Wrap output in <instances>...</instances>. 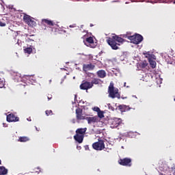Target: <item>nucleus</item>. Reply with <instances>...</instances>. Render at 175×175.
<instances>
[{"label": "nucleus", "instance_id": "obj_1", "mask_svg": "<svg viewBox=\"0 0 175 175\" xmlns=\"http://www.w3.org/2000/svg\"><path fill=\"white\" fill-rule=\"evenodd\" d=\"M124 42H125L124 38L116 35L107 38V42L111 47L112 50H118V46H121L120 43H124Z\"/></svg>", "mask_w": 175, "mask_h": 175}, {"label": "nucleus", "instance_id": "obj_2", "mask_svg": "<svg viewBox=\"0 0 175 175\" xmlns=\"http://www.w3.org/2000/svg\"><path fill=\"white\" fill-rule=\"evenodd\" d=\"M109 97L114 99L118 98V99L121 98V95L118 92V88H114V83L111 82L108 88Z\"/></svg>", "mask_w": 175, "mask_h": 175}, {"label": "nucleus", "instance_id": "obj_3", "mask_svg": "<svg viewBox=\"0 0 175 175\" xmlns=\"http://www.w3.org/2000/svg\"><path fill=\"white\" fill-rule=\"evenodd\" d=\"M92 147L94 150H96V151H102V150H105V141L98 139V142H94L92 144Z\"/></svg>", "mask_w": 175, "mask_h": 175}, {"label": "nucleus", "instance_id": "obj_4", "mask_svg": "<svg viewBox=\"0 0 175 175\" xmlns=\"http://www.w3.org/2000/svg\"><path fill=\"white\" fill-rule=\"evenodd\" d=\"M23 21L26 24H27V25H29V27H36V22L32 20V18H31V16L27 14H24Z\"/></svg>", "mask_w": 175, "mask_h": 175}, {"label": "nucleus", "instance_id": "obj_5", "mask_svg": "<svg viewBox=\"0 0 175 175\" xmlns=\"http://www.w3.org/2000/svg\"><path fill=\"white\" fill-rule=\"evenodd\" d=\"M119 165L121 166H126L127 167H131L132 166V159L125 157L123 159H120L118 160Z\"/></svg>", "mask_w": 175, "mask_h": 175}, {"label": "nucleus", "instance_id": "obj_6", "mask_svg": "<svg viewBox=\"0 0 175 175\" xmlns=\"http://www.w3.org/2000/svg\"><path fill=\"white\" fill-rule=\"evenodd\" d=\"M121 122H122L121 119L115 118L109 120L108 124L110 125L112 129H114V128H118V126H120Z\"/></svg>", "mask_w": 175, "mask_h": 175}, {"label": "nucleus", "instance_id": "obj_7", "mask_svg": "<svg viewBox=\"0 0 175 175\" xmlns=\"http://www.w3.org/2000/svg\"><path fill=\"white\" fill-rule=\"evenodd\" d=\"M77 122H80L83 120H85V116L83 114V109L81 108H77L75 110Z\"/></svg>", "mask_w": 175, "mask_h": 175}, {"label": "nucleus", "instance_id": "obj_8", "mask_svg": "<svg viewBox=\"0 0 175 175\" xmlns=\"http://www.w3.org/2000/svg\"><path fill=\"white\" fill-rule=\"evenodd\" d=\"M131 38V40H130L131 43H133L134 44H139V43H142V42H143V36L140 34L136 33L135 35L132 36Z\"/></svg>", "mask_w": 175, "mask_h": 175}, {"label": "nucleus", "instance_id": "obj_9", "mask_svg": "<svg viewBox=\"0 0 175 175\" xmlns=\"http://www.w3.org/2000/svg\"><path fill=\"white\" fill-rule=\"evenodd\" d=\"M80 88L83 90H88L90 88H92V83L91 82H88L87 81H83L81 84L80 85Z\"/></svg>", "mask_w": 175, "mask_h": 175}, {"label": "nucleus", "instance_id": "obj_10", "mask_svg": "<svg viewBox=\"0 0 175 175\" xmlns=\"http://www.w3.org/2000/svg\"><path fill=\"white\" fill-rule=\"evenodd\" d=\"M19 120L20 118L13 113H10L7 116L8 122H17Z\"/></svg>", "mask_w": 175, "mask_h": 175}, {"label": "nucleus", "instance_id": "obj_11", "mask_svg": "<svg viewBox=\"0 0 175 175\" xmlns=\"http://www.w3.org/2000/svg\"><path fill=\"white\" fill-rule=\"evenodd\" d=\"M83 42L85 46H87L88 47H92V49H94V46L91 45V44H94V38L88 37L86 38L85 41H83Z\"/></svg>", "mask_w": 175, "mask_h": 175}, {"label": "nucleus", "instance_id": "obj_12", "mask_svg": "<svg viewBox=\"0 0 175 175\" xmlns=\"http://www.w3.org/2000/svg\"><path fill=\"white\" fill-rule=\"evenodd\" d=\"M154 83H156L155 86L156 87H161V85L162 84V78H161V75H154Z\"/></svg>", "mask_w": 175, "mask_h": 175}, {"label": "nucleus", "instance_id": "obj_13", "mask_svg": "<svg viewBox=\"0 0 175 175\" xmlns=\"http://www.w3.org/2000/svg\"><path fill=\"white\" fill-rule=\"evenodd\" d=\"M83 68L85 72H88V70H94L95 69V65L92 64H83Z\"/></svg>", "mask_w": 175, "mask_h": 175}, {"label": "nucleus", "instance_id": "obj_14", "mask_svg": "<svg viewBox=\"0 0 175 175\" xmlns=\"http://www.w3.org/2000/svg\"><path fill=\"white\" fill-rule=\"evenodd\" d=\"M42 24H43V25H49V27H54V25H55L54 21L49 19H42Z\"/></svg>", "mask_w": 175, "mask_h": 175}, {"label": "nucleus", "instance_id": "obj_15", "mask_svg": "<svg viewBox=\"0 0 175 175\" xmlns=\"http://www.w3.org/2000/svg\"><path fill=\"white\" fill-rule=\"evenodd\" d=\"M146 58L148 59V62L150 64V66L152 69H154V57L152 56V55H150V53L146 54Z\"/></svg>", "mask_w": 175, "mask_h": 175}, {"label": "nucleus", "instance_id": "obj_16", "mask_svg": "<svg viewBox=\"0 0 175 175\" xmlns=\"http://www.w3.org/2000/svg\"><path fill=\"white\" fill-rule=\"evenodd\" d=\"M85 120H87L88 124H95L98 122V116L86 117Z\"/></svg>", "mask_w": 175, "mask_h": 175}, {"label": "nucleus", "instance_id": "obj_17", "mask_svg": "<svg viewBox=\"0 0 175 175\" xmlns=\"http://www.w3.org/2000/svg\"><path fill=\"white\" fill-rule=\"evenodd\" d=\"M74 139L78 143L81 144V143H83V140H84V135H79V134H76L74 136Z\"/></svg>", "mask_w": 175, "mask_h": 175}, {"label": "nucleus", "instance_id": "obj_18", "mask_svg": "<svg viewBox=\"0 0 175 175\" xmlns=\"http://www.w3.org/2000/svg\"><path fill=\"white\" fill-rule=\"evenodd\" d=\"M96 75L100 79H105L107 75L106 71H105V70H99L98 71H97Z\"/></svg>", "mask_w": 175, "mask_h": 175}, {"label": "nucleus", "instance_id": "obj_19", "mask_svg": "<svg viewBox=\"0 0 175 175\" xmlns=\"http://www.w3.org/2000/svg\"><path fill=\"white\" fill-rule=\"evenodd\" d=\"M85 132H87V128H81V129H77L76 130V134L77 135H82L84 136Z\"/></svg>", "mask_w": 175, "mask_h": 175}, {"label": "nucleus", "instance_id": "obj_20", "mask_svg": "<svg viewBox=\"0 0 175 175\" xmlns=\"http://www.w3.org/2000/svg\"><path fill=\"white\" fill-rule=\"evenodd\" d=\"M18 142H21V143H25V142H29V137H20L18 139Z\"/></svg>", "mask_w": 175, "mask_h": 175}, {"label": "nucleus", "instance_id": "obj_21", "mask_svg": "<svg viewBox=\"0 0 175 175\" xmlns=\"http://www.w3.org/2000/svg\"><path fill=\"white\" fill-rule=\"evenodd\" d=\"M122 38H125L126 39H129V40H131L132 38V33L131 32H127L125 34L121 35Z\"/></svg>", "mask_w": 175, "mask_h": 175}, {"label": "nucleus", "instance_id": "obj_22", "mask_svg": "<svg viewBox=\"0 0 175 175\" xmlns=\"http://www.w3.org/2000/svg\"><path fill=\"white\" fill-rule=\"evenodd\" d=\"M8 174V170L5 167H0V175Z\"/></svg>", "mask_w": 175, "mask_h": 175}, {"label": "nucleus", "instance_id": "obj_23", "mask_svg": "<svg viewBox=\"0 0 175 175\" xmlns=\"http://www.w3.org/2000/svg\"><path fill=\"white\" fill-rule=\"evenodd\" d=\"M32 46H30L29 47H27L24 49V51L26 54H31L32 53Z\"/></svg>", "mask_w": 175, "mask_h": 175}, {"label": "nucleus", "instance_id": "obj_24", "mask_svg": "<svg viewBox=\"0 0 175 175\" xmlns=\"http://www.w3.org/2000/svg\"><path fill=\"white\" fill-rule=\"evenodd\" d=\"M99 81H100V79L98 78H94L92 82H90V84H92V87H94V84H99Z\"/></svg>", "mask_w": 175, "mask_h": 175}, {"label": "nucleus", "instance_id": "obj_25", "mask_svg": "<svg viewBox=\"0 0 175 175\" xmlns=\"http://www.w3.org/2000/svg\"><path fill=\"white\" fill-rule=\"evenodd\" d=\"M118 107L122 112L125 111V110L128 109V107L126 105H119Z\"/></svg>", "mask_w": 175, "mask_h": 175}, {"label": "nucleus", "instance_id": "obj_26", "mask_svg": "<svg viewBox=\"0 0 175 175\" xmlns=\"http://www.w3.org/2000/svg\"><path fill=\"white\" fill-rule=\"evenodd\" d=\"M147 65H148V64L146 61L139 64V66H140V68H142V69H144V68H146L147 66Z\"/></svg>", "mask_w": 175, "mask_h": 175}, {"label": "nucleus", "instance_id": "obj_27", "mask_svg": "<svg viewBox=\"0 0 175 175\" xmlns=\"http://www.w3.org/2000/svg\"><path fill=\"white\" fill-rule=\"evenodd\" d=\"M98 117L99 118H105V115L103 114V111H99L98 112Z\"/></svg>", "mask_w": 175, "mask_h": 175}, {"label": "nucleus", "instance_id": "obj_28", "mask_svg": "<svg viewBox=\"0 0 175 175\" xmlns=\"http://www.w3.org/2000/svg\"><path fill=\"white\" fill-rule=\"evenodd\" d=\"M5 87V81L0 79V88H3Z\"/></svg>", "mask_w": 175, "mask_h": 175}, {"label": "nucleus", "instance_id": "obj_29", "mask_svg": "<svg viewBox=\"0 0 175 175\" xmlns=\"http://www.w3.org/2000/svg\"><path fill=\"white\" fill-rule=\"evenodd\" d=\"M46 116H53V111L51 110H46L45 111Z\"/></svg>", "mask_w": 175, "mask_h": 175}, {"label": "nucleus", "instance_id": "obj_30", "mask_svg": "<svg viewBox=\"0 0 175 175\" xmlns=\"http://www.w3.org/2000/svg\"><path fill=\"white\" fill-rule=\"evenodd\" d=\"M33 173H40V168H39V167H36V168L34 169Z\"/></svg>", "mask_w": 175, "mask_h": 175}, {"label": "nucleus", "instance_id": "obj_31", "mask_svg": "<svg viewBox=\"0 0 175 175\" xmlns=\"http://www.w3.org/2000/svg\"><path fill=\"white\" fill-rule=\"evenodd\" d=\"M100 110V109L99 107H94L93 108V111H96V113H98Z\"/></svg>", "mask_w": 175, "mask_h": 175}, {"label": "nucleus", "instance_id": "obj_32", "mask_svg": "<svg viewBox=\"0 0 175 175\" xmlns=\"http://www.w3.org/2000/svg\"><path fill=\"white\" fill-rule=\"evenodd\" d=\"M107 106L109 110H112V111H114V107H113L111 104H108Z\"/></svg>", "mask_w": 175, "mask_h": 175}, {"label": "nucleus", "instance_id": "obj_33", "mask_svg": "<svg viewBox=\"0 0 175 175\" xmlns=\"http://www.w3.org/2000/svg\"><path fill=\"white\" fill-rule=\"evenodd\" d=\"M6 25V23H3L2 22H0V27H5Z\"/></svg>", "mask_w": 175, "mask_h": 175}, {"label": "nucleus", "instance_id": "obj_34", "mask_svg": "<svg viewBox=\"0 0 175 175\" xmlns=\"http://www.w3.org/2000/svg\"><path fill=\"white\" fill-rule=\"evenodd\" d=\"M70 28H75V27H76V25H70Z\"/></svg>", "mask_w": 175, "mask_h": 175}, {"label": "nucleus", "instance_id": "obj_35", "mask_svg": "<svg viewBox=\"0 0 175 175\" xmlns=\"http://www.w3.org/2000/svg\"><path fill=\"white\" fill-rule=\"evenodd\" d=\"M75 123H76V122H75V119L72 120V124H75Z\"/></svg>", "mask_w": 175, "mask_h": 175}, {"label": "nucleus", "instance_id": "obj_36", "mask_svg": "<svg viewBox=\"0 0 175 175\" xmlns=\"http://www.w3.org/2000/svg\"><path fill=\"white\" fill-rule=\"evenodd\" d=\"M51 98H52L51 96V97L48 96V100H50Z\"/></svg>", "mask_w": 175, "mask_h": 175}, {"label": "nucleus", "instance_id": "obj_37", "mask_svg": "<svg viewBox=\"0 0 175 175\" xmlns=\"http://www.w3.org/2000/svg\"><path fill=\"white\" fill-rule=\"evenodd\" d=\"M124 86L126 87V82H124Z\"/></svg>", "mask_w": 175, "mask_h": 175}, {"label": "nucleus", "instance_id": "obj_38", "mask_svg": "<svg viewBox=\"0 0 175 175\" xmlns=\"http://www.w3.org/2000/svg\"><path fill=\"white\" fill-rule=\"evenodd\" d=\"M149 76H150L151 79H152V75L149 74Z\"/></svg>", "mask_w": 175, "mask_h": 175}, {"label": "nucleus", "instance_id": "obj_39", "mask_svg": "<svg viewBox=\"0 0 175 175\" xmlns=\"http://www.w3.org/2000/svg\"><path fill=\"white\" fill-rule=\"evenodd\" d=\"M157 65V63L154 62V67L155 68V66Z\"/></svg>", "mask_w": 175, "mask_h": 175}, {"label": "nucleus", "instance_id": "obj_40", "mask_svg": "<svg viewBox=\"0 0 175 175\" xmlns=\"http://www.w3.org/2000/svg\"><path fill=\"white\" fill-rule=\"evenodd\" d=\"M90 27H94V25H92V23H91Z\"/></svg>", "mask_w": 175, "mask_h": 175}, {"label": "nucleus", "instance_id": "obj_41", "mask_svg": "<svg viewBox=\"0 0 175 175\" xmlns=\"http://www.w3.org/2000/svg\"><path fill=\"white\" fill-rule=\"evenodd\" d=\"M83 27H84V25H81V28H83Z\"/></svg>", "mask_w": 175, "mask_h": 175}, {"label": "nucleus", "instance_id": "obj_42", "mask_svg": "<svg viewBox=\"0 0 175 175\" xmlns=\"http://www.w3.org/2000/svg\"><path fill=\"white\" fill-rule=\"evenodd\" d=\"M36 131H39V130H38V129L37 127H36Z\"/></svg>", "mask_w": 175, "mask_h": 175}, {"label": "nucleus", "instance_id": "obj_43", "mask_svg": "<svg viewBox=\"0 0 175 175\" xmlns=\"http://www.w3.org/2000/svg\"><path fill=\"white\" fill-rule=\"evenodd\" d=\"M1 163H2V161L0 160V165H1Z\"/></svg>", "mask_w": 175, "mask_h": 175}, {"label": "nucleus", "instance_id": "obj_44", "mask_svg": "<svg viewBox=\"0 0 175 175\" xmlns=\"http://www.w3.org/2000/svg\"><path fill=\"white\" fill-rule=\"evenodd\" d=\"M31 77H33L31 76V77H29V79H31Z\"/></svg>", "mask_w": 175, "mask_h": 175}, {"label": "nucleus", "instance_id": "obj_45", "mask_svg": "<svg viewBox=\"0 0 175 175\" xmlns=\"http://www.w3.org/2000/svg\"><path fill=\"white\" fill-rule=\"evenodd\" d=\"M154 59H156V58H155V57H154Z\"/></svg>", "mask_w": 175, "mask_h": 175}, {"label": "nucleus", "instance_id": "obj_46", "mask_svg": "<svg viewBox=\"0 0 175 175\" xmlns=\"http://www.w3.org/2000/svg\"><path fill=\"white\" fill-rule=\"evenodd\" d=\"M174 101H175V98H174Z\"/></svg>", "mask_w": 175, "mask_h": 175}]
</instances>
